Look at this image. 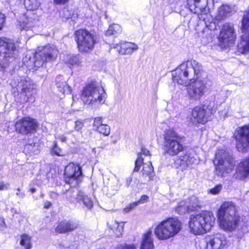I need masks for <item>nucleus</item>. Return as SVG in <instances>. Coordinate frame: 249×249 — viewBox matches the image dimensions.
Segmentation results:
<instances>
[{
    "instance_id": "1",
    "label": "nucleus",
    "mask_w": 249,
    "mask_h": 249,
    "mask_svg": "<svg viewBox=\"0 0 249 249\" xmlns=\"http://www.w3.org/2000/svg\"><path fill=\"white\" fill-rule=\"evenodd\" d=\"M203 75L205 72L202 65L192 59L182 63L172 72V79L178 84L187 85Z\"/></svg>"
},
{
    "instance_id": "2",
    "label": "nucleus",
    "mask_w": 249,
    "mask_h": 249,
    "mask_svg": "<svg viewBox=\"0 0 249 249\" xmlns=\"http://www.w3.org/2000/svg\"><path fill=\"white\" fill-rule=\"evenodd\" d=\"M106 95L104 88L93 82L83 88L81 91V98L84 104L91 108H96L105 103Z\"/></svg>"
},
{
    "instance_id": "3",
    "label": "nucleus",
    "mask_w": 249,
    "mask_h": 249,
    "mask_svg": "<svg viewBox=\"0 0 249 249\" xmlns=\"http://www.w3.org/2000/svg\"><path fill=\"white\" fill-rule=\"evenodd\" d=\"M182 137L173 129L166 130L163 134L162 150L165 155L173 157L184 150Z\"/></svg>"
},
{
    "instance_id": "4",
    "label": "nucleus",
    "mask_w": 249,
    "mask_h": 249,
    "mask_svg": "<svg viewBox=\"0 0 249 249\" xmlns=\"http://www.w3.org/2000/svg\"><path fill=\"white\" fill-rule=\"evenodd\" d=\"M181 229V223L178 219H167L155 228V233L160 239L164 240L177 234Z\"/></svg>"
},
{
    "instance_id": "5",
    "label": "nucleus",
    "mask_w": 249,
    "mask_h": 249,
    "mask_svg": "<svg viewBox=\"0 0 249 249\" xmlns=\"http://www.w3.org/2000/svg\"><path fill=\"white\" fill-rule=\"evenodd\" d=\"M214 4L213 0H187V5L189 10L194 13L199 15V18L205 22L206 26L213 19L212 16L206 13V7L210 9Z\"/></svg>"
},
{
    "instance_id": "6",
    "label": "nucleus",
    "mask_w": 249,
    "mask_h": 249,
    "mask_svg": "<svg viewBox=\"0 0 249 249\" xmlns=\"http://www.w3.org/2000/svg\"><path fill=\"white\" fill-rule=\"evenodd\" d=\"M213 163L215 165V174L219 177L224 176L229 173L235 165L232 157L224 150L217 151Z\"/></svg>"
},
{
    "instance_id": "7",
    "label": "nucleus",
    "mask_w": 249,
    "mask_h": 249,
    "mask_svg": "<svg viewBox=\"0 0 249 249\" xmlns=\"http://www.w3.org/2000/svg\"><path fill=\"white\" fill-rule=\"evenodd\" d=\"M58 51L54 46L48 45L42 48H39L38 52H36L34 58L29 57V63L27 65L30 66L33 63L35 67L39 68L43 66L45 62L53 60L57 55Z\"/></svg>"
},
{
    "instance_id": "8",
    "label": "nucleus",
    "mask_w": 249,
    "mask_h": 249,
    "mask_svg": "<svg viewBox=\"0 0 249 249\" xmlns=\"http://www.w3.org/2000/svg\"><path fill=\"white\" fill-rule=\"evenodd\" d=\"M18 48V41L7 37H0V55L3 57L4 63L14 60Z\"/></svg>"
},
{
    "instance_id": "9",
    "label": "nucleus",
    "mask_w": 249,
    "mask_h": 249,
    "mask_svg": "<svg viewBox=\"0 0 249 249\" xmlns=\"http://www.w3.org/2000/svg\"><path fill=\"white\" fill-rule=\"evenodd\" d=\"M75 36L80 52H88L93 48L96 40L90 32L86 30H79L75 31Z\"/></svg>"
},
{
    "instance_id": "10",
    "label": "nucleus",
    "mask_w": 249,
    "mask_h": 249,
    "mask_svg": "<svg viewBox=\"0 0 249 249\" xmlns=\"http://www.w3.org/2000/svg\"><path fill=\"white\" fill-rule=\"evenodd\" d=\"M215 219H190L189 231L195 235H202L210 231Z\"/></svg>"
},
{
    "instance_id": "11",
    "label": "nucleus",
    "mask_w": 249,
    "mask_h": 249,
    "mask_svg": "<svg viewBox=\"0 0 249 249\" xmlns=\"http://www.w3.org/2000/svg\"><path fill=\"white\" fill-rule=\"evenodd\" d=\"M15 82L12 84L13 87L17 88L18 92L20 91V96L24 102L29 101L33 95L34 84L33 81L28 77H19L16 79Z\"/></svg>"
},
{
    "instance_id": "12",
    "label": "nucleus",
    "mask_w": 249,
    "mask_h": 249,
    "mask_svg": "<svg viewBox=\"0 0 249 249\" xmlns=\"http://www.w3.org/2000/svg\"><path fill=\"white\" fill-rule=\"evenodd\" d=\"M243 34L237 44L238 51L242 53L249 52V11L244 14L241 28Z\"/></svg>"
},
{
    "instance_id": "13",
    "label": "nucleus",
    "mask_w": 249,
    "mask_h": 249,
    "mask_svg": "<svg viewBox=\"0 0 249 249\" xmlns=\"http://www.w3.org/2000/svg\"><path fill=\"white\" fill-rule=\"evenodd\" d=\"M206 74L200 76L194 81V84L190 85L188 88V94L190 99L199 100L204 95L206 90L207 79L204 77Z\"/></svg>"
},
{
    "instance_id": "14",
    "label": "nucleus",
    "mask_w": 249,
    "mask_h": 249,
    "mask_svg": "<svg viewBox=\"0 0 249 249\" xmlns=\"http://www.w3.org/2000/svg\"><path fill=\"white\" fill-rule=\"evenodd\" d=\"M237 141L236 148L240 152L249 150V124L238 127L234 134Z\"/></svg>"
},
{
    "instance_id": "15",
    "label": "nucleus",
    "mask_w": 249,
    "mask_h": 249,
    "mask_svg": "<svg viewBox=\"0 0 249 249\" xmlns=\"http://www.w3.org/2000/svg\"><path fill=\"white\" fill-rule=\"evenodd\" d=\"M65 176L66 183L71 186L77 185L82 176L81 166L78 164L69 163L65 167Z\"/></svg>"
},
{
    "instance_id": "16",
    "label": "nucleus",
    "mask_w": 249,
    "mask_h": 249,
    "mask_svg": "<svg viewBox=\"0 0 249 249\" xmlns=\"http://www.w3.org/2000/svg\"><path fill=\"white\" fill-rule=\"evenodd\" d=\"M38 127L36 121L28 117H23L15 124L16 131L23 135L36 131Z\"/></svg>"
},
{
    "instance_id": "17",
    "label": "nucleus",
    "mask_w": 249,
    "mask_h": 249,
    "mask_svg": "<svg viewBox=\"0 0 249 249\" xmlns=\"http://www.w3.org/2000/svg\"><path fill=\"white\" fill-rule=\"evenodd\" d=\"M218 38L221 45L224 47H230L233 44L236 38V34L233 25L228 23L224 24Z\"/></svg>"
},
{
    "instance_id": "18",
    "label": "nucleus",
    "mask_w": 249,
    "mask_h": 249,
    "mask_svg": "<svg viewBox=\"0 0 249 249\" xmlns=\"http://www.w3.org/2000/svg\"><path fill=\"white\" fill-rule=\"evenodd\" d=\"M211 114L210 110L206 106L196 107L192 112L190 121L194 124H205L208 121V117Z\"/></svg>"
},
{
    "instance_id": "19",
    "label": "nucleus",
    "mask_w": 249,
    "mask_h": 249,
    "mask_svg": "<svg viewBox=\"0 0 249 249\" xmlns=\"http://www.w3.org/2000/svg\"><path fill=\"white\" fill-rule=\"evenodd\" d=\"M200 208L199 202L196 196H191L185 201H180L176 209V212L180 214L186 213L197 211Z\"/></svg>"
},
{
    "instance_id": "20",
    "label": "nucleus",
    "mask_w": 249,
    "mask_h": 249,
    "mask_svg": "<svg viewBox=\"0 0 249 249\" xmlns=\"http://www.w3.org/2000/svg\"><path fill=\"white\" fill-rule=\"evenodd\" d=\"M236 207L231 201L224 202L218 210L217 218H230L235 216Z\"/></svg>"
},
{
    "instance_id": "21",
    "label": "nucleus",
    "mask_w": 249,
    "mask_h": 249,
    "mask_svg": "<svg viewBox=\"0 0 249 249\" xmlns=\"http://www.w3.org/2000/svg\"><path fill=\"white\" fill-rule=\"evenodd\" d=\"M227 241L225 237L220 234H216L207 243L206 249H227Z\"/></svg>"
},
{
    "instance_id": "22",
    "label": "nucleus",
    "mask_w": 249,
    "mask_h": 249,
    "mask_svg": "<svg viewBox=\"0 0 249 249\" xmlns=\"http://www.w3.org/2000/svg\"><path fill=\"white\" fill-rule=\"evenodd\" d=\"M114 48L122 55L131 54L138 49V46L136 44L123 41L114 44Z\"/></svg>"
},
{
    "instance_id": "23",
    "label": "nucleus",
    "mask_w": 249,
    "mask_h": 249,
    "mask_svg": "<svg viewBox=\"0 0 249 249\" xmlns=\"http://www.w3.org/2000/svg\"><path fill=\"white\" fill-rule=\"evenodd\" d=\"M103 122L102 117H95L94 119L93 124L94 130L104 136H108L110 133V126L106 124H103Z\"/></svg>"
},
{
    "instance_id": "24",
    "label": "nucleus",
    "mask_w": 249,
    "mask_h": 249,
    "mask_svg": "<svg viewBox=\"0 0 249 249\" xmlns=\"http://www.w3.org/2000/svg\"><path fill=\"white\" fill-rule=\"evenodd\" d=\"M196 159L191 153L187 152L184 155L180 156L176 160V163L183 170L190 167L196 162Z\"/></svg>"
},
{
    "instance_id": "25",
    "label": "nucleus",
    "mask_w": 249,
    "mask_h": 249,
    "mask_svg": "<svg viewBox=\"0 0 249 249\" xmlns=\"http://www.w3.org/2000/svg\"><path fill=\"white\" fill-rule=\"evenodd\" d=\"M77 227V224L64 219L58 222L55 228V231L58 233H64L72 231L76 229Z\"/></svg>"
},
{
    "instance_id": "26",
    "label": "nucleus",
    "mask_w": 249,
    "mask_h": 249,
    "mask_svg": "<svg viewBox=\"0 0 249 249\" xmlns=\"http://www.w3.org/2000/svg\"><path fill=\"white\" fill-rule=\"evenodd\" d=\"M249 174V158L244 160L236 168V178L240 179L246 178Z\"/></svg>"
},
{
    "instance_id": "27",
    "label": "nucleus",
    "mask_w": 249,
    "mask_h": 249,
    "mask_svg": "<svg viewBox=\"0 0 249 249\" xmlns=\"http://www.w3.org/2000/svg\"><path fill=\"white\" fill-rule=\"evenodd\" d=\"M108 227L113 231L116 236H120L123 231L124 222L120 219H109L107 222Z\"/></svg>"
},
{
    "instance_id": "28",
    "label": "nucleus",
    "mask_w": 249,
    "mask_h": 249,
    "mask_svg": "<svg viewBox=\"0 0 249 249\" xmlns=\"http://www.w3.org/2000/svg\"><path fill=\"white\" fill-rule=\"evenodd\" d=\"M220 228L224 231H231L237 227V219H218L217 221Z\"/></svg>"
},
{
    "instance_id": "29",
    "label": "nucleus",
    "mask_w": 249,
    "mask_h": 249,
    "mask_svg": "<svg viewBox=\"0 0 249 249\" xmlns=\"http://www.w3.org/2000/svg\"><path fill=\"white\" fill-rule=\"evenodd\" d=\"M141 249H154L151 231L149 230L143 234Z\"/></svg>"
},
{
    "instance_id": "30",
    "label": "nucleus",
    "mask_w": 249,
    "mask_h": 249,
    "mask_svg": "<svg viewBox=\"0 0 249 249\" xmlns=\"http://www.w3.org/2000/svg\"><path fill=\"white\" fill-rule=\"evenodd\" d=\"M231 12V8L227 5H222L218 10V13L215 17V20L220 21L225 19L230 15Z\"/></svg>"
},
{
    "instance_id": "31",
    "label": "nucleus",
    "mask_w": 249,
    "mask_h": 249,
    "mask_svg": "<svg viewBox=\"0 0 249 249\" xmlns=\"http://www.w3.org/2000/svg\"><path fill=\"white\" fill-rule=\"evenodd\" d=\"M20 3L23 4L27 10L34 11L38 9L40 2L38 0H19Z\"/></svg>"
},
{
    "instance_id": "32",
    "label": "nucleus",
    "mask_w": 249,
    "mask_h": 249,
    "mask_svg": "<svg viewBox=\"0 0 249 249\" xmlns=\"http://www.w3.org/2000/svg\"><path fill=\"white\" fill-rule=\"evenodd\" d=\"M36 21L31 18H26L20 22V28L21 30H32L35 25Z\"/></svg>"
},
{
    "instance_id": "33",
    "label": "nucleus",
    "mask_w": 249,
    "mask_h": 249,
    "mask_svg": "<svg viewBox=\"0 0 249 249\" xmlns=\"http://www.w3.org/2000/svg\"><path fill=\"white\" fill-rule=\"evenodd\" d=\"M147 156L149 155V151L145 148H142V153L138 154L137 159L135 161V167L134 171L138 172L140 169L142 163H143V158L142 155Z\"/></svg>"
},
{
    "instance_id": "34",
    "label": "nucleus",
    "mask_w": 249,
    "mask_h": 249,
    "mask_svg": "<svg viewBox=\"0 0 249 249\" xmlns=\"http://www.w3.org/2000/svg\"><path fill=\"white\" fill-rule=\"evenodd\" d=\"M77 199H80V201H82L84 205H85L87 208L90 209L93 206V202L90 198L87 196H85L82 192H80L77 195Z\"/></svg>"
},
{
    "instance_id": "35",
    "label": "nucleus",
    "mask_w": 249,
    "mask_h": 249,
    "mask_svg": "<svg viewBox=\"0 0 249 249\" xmlns=\"http://www.w3.org/2000/svg\"><path fill=\"white\" fill-rule=\"evenodd\" d=\"M122 29L121 26L117 24L110 25L106 32V36L116 35L121 33Z\"/></svg>"
},
{
    "instance_id": "36",
    "label": "nucleus",
    "mask_w": 249,
    "mask_h": 249,
    "mask_svg": "<svg viewBox=\"0 0 249 249\" xmlns=\"http://www.w3.org/2000/svg\"><path fill=\"white\" fill-rule=\"evenodd\" d=\"M20 244L25 249H31L32 248L31 237L27 234L22 235Z\"/></svg>"
},
{
    "instance_id": "37",
    "label": "nucleus",
    "mask_w": 249,
    "mask_h": 249,
    "mask_svg": "<svg viewBox=\"0 0 249 249\" xmlns=\"http://www.w3.org/2000/svg\"><path fill=\"white\" fill-rule=\"evenodd\" d=\"M56 86L58 90L60 92L63 94H69L71 93L70 87L65 82H57Z\"/></svg>"
},
{
    "instance_id": "38",
    "label": "nucleus",
    "mask_w": 249,
    "mask_h": 249,
    "mask_svg": "<svg viewBox=\"0 0 249 249\" xmlns=\"http://www.w3.org/2000/svg\"><path fill=\"white\" fill-rule=\"evenodd\" d=\"M51 153L52 155L57 156H64L65 155L62 149L57 145V142L55 141L53 142V146L51 149Z\"/></svg>"
},
{
    "instance_id": "39",
    "label": "nucleus",
    "mask_w": 249,
    "mask_h": 249,
    "mask_svg": "<svg viewBox=\"0 0 249 249\" xmlns=\"http://www.w3.org/2000/svg\"><path fill=\"white\" fill-rule=\"evenodd\" d=\"M143 165L142 173L143 175L146 176L150 175L153 171V167L152 165L151 162H149L148 163H142Z\"/></svg>"
},
{
    "instance_id": "40",
    "label": "nucleus",
    "mask_w": 249,
    "mask_h": 249,
    "mask_svg": "<svg viewBox=\"0 0 249 249\" xmlns=\"http://www.w3.org/2000/svg\"><path fill=\"white\" fill-rule=\"evenodd\" d=\"M80 192L78 193L71 191V190L67 192V198L72 203H75L76 202H80V199H77V195H78Z\"/></svg>"
},
{
    "instance_id": "41",
    "label": "nucleus",
    "mask_w": 249,
    "mask_h": 249,
    "mask_svg": "<svg viewBox=\"0 0 249 249\" xmlns=\"http://www.w3.org/2000/svg\"><path fill=\"white\" fill-rule=\"evenodd\" d=\"M66 63L71 65H74L77 64L79 62L78 57L77 56L68 55L64 60Z\"/></svg>"
},
{
    "instance_id": "42",
    "label": "nucleus",
    "mask_w": 249,
    "mask_h": 249,
    "mask_svg": "<svg viewBox=\"0 0 249 249\" xmlns=\"http://www.w3.org/2000/svg\"><path fill=\"white\" fill-rule=\"evenodd\" d=\"M63 19L67 20L72 17V13L68 9L64 8L60 13Z\"/></svg>"
},
{
    "instance_id": "43",
    "label": "nucleus",
    "mask_w": 249,
    "mask_h": 249,
    "mask_svg": "<svg viewBox=\"0 0 249 249\" xmlns=\"http://www.w3.org/2000/svg\"><path fill=\"white\" fill-rule=\"evenodd\" d=\"M60 246L65 249H77L78 243L77 242H72L70 245H65L64 243L60 244Z\"/></svg>"
},
{
    "instance_id": "44",
    "label": "nucleus",
    "mask_w": 249,
    "mask_h": 249,
    "mask_svg": "<svg viewBox=\"0 0 249 249\" xmlns=\"http://www.w3.org/2000/svg\"><path fill=\"white\" fill-rule=\"evenodd\" d=\"M222 186L220 184L217 185L214 188L211 189L209 192L213 195H217L220 193L222 190Z\"/></svg>"
},
{
    "instance_id": "45",
    "label": "nucleus",
    "mask_w": 249,
    "mask_h": 249,
    "mask_svg": "<svg viewBox=\"0 0 249 249\" xmlns=\"http://www.w3.org/2000/svg\"><path fill=\"white\" fill-rule=\"evenodd\" d=\"M137 206V204H136L135 202L130 203L123 209V212L124 213H129Z\"/></svg>"
},
{
    "instance_id": "46",
    "label": "nucleus",
    "mask_w": 249,
    "mask_h": 249,
    "mask_svg": "<svg viewBox=\"0 0 249 249\" xmlns=\"http://www.w3.org/2000/svg\"><path fill=\"white\" fill-rule=\"evenodd\" d=\"M148 196L146 195H142L141 198L137 201H136L135 203L138 206L139 204L144 203L145 202H147L148 201Z\"/></svg>"
},
{
    "instance_id": "47",
    "label": "nucleus",
    "mask_w": 249,
    "mask_h": 249,
    "mask_svg": "<svg viewBox=\"0 0 249 249\" xmlns=\"http://www.w3.org/2000/svg\"><path fill=\"white\" fill-rule=\"evenodd\" d=\"M213 213L210 211H204L200 214V218H211Z\"/></svg>"
},
{
    "instance_id": "48",
    "label": "nucleus",
    "mask_w": 249,
    "mask_h": 249,
    "mask_svg": "<svg viewBox=\"0 0 249 249\" xmlns=\"http://www.w3.org/2000/svg\"><path fill=\"white\" fill-rule=\"evenodd\" d=\"M83 126V122L82 120H78L75 122L74 129L76 131H79L82 129Z\"/></svg>"
},
{
    "instance_id": "49",
    "label": "nucleus",
    "mask_w": 249,
    "mask_h": 249,
    "mask_svg": "<svg viewBox=\"0 0 249 249\" xmlns=\"http://www.w3.org/2000/svg\"><path fill=\"white\" fill-rule=\"evenodd\" d=\"M10 184L4 181H0V191L7 190L9 189Z\"/></svg>"
},
{
    "instance_id": "50",
    "label": "nucleus",
    "mask_w": 249,
    "mask_h": 249,
    "mask_svg": "<svg viewBox=\"0 0 249 249\" xmlns=\"http://www.w3.org/2000/svg\"><path fill=\"white\" fill-rule=\"evenodd\" d=\"M117 249H136V247L133 245H121Z\"/></svg>"
},
{
    "instance_id": "51",
    "label": "nucleus",
    "mask_w": 249,
    "mask_h": 249,
    "mask_svg": "<svg viewBox=\"0 0 249 249\" xmlns=\"http://www.w3.org/2000/svg\"><path fill=\"white\" fill-rule=\"evenodd\" d=\"M5 17L4 14L0 12V30H1L5 23Z\"/></svg>"
},
{
    "instance_id": "52",
    "label": "nucleus",
    "mask_w": 249,
    "mask_h": 249,
    "mask_svg": "<svg viewBox=\"0 0 249 249\" xmlns=\"http://www.w3.org/2000/svg\"><path fill=\"white\" fill-rule=\"evenodd\" d=\"M6 228V225L4 219H0V231H3Z\"/></svg>"
},
{
    "instance_id": "53",
    "label": "nucleus",
    "mask_w": 249,
    "mask_h": 249,
    "mask_svg": "<svg viewBox=\"0 0 249 249\" xmlns=\"http://www.w3.org/2000/svg\"><path fill=\"white\" fill-rule=\"evenodd\" d=\"M70 0H53L54 3L56 4H64L68 2Z\"/></svg>"
},
{
    "instance_id": "54",
    "label": "nucleus",
    "mask_w": 249,
    "mask_h": 249,
    "mask_svg": "<svg viewBox=\"0 0 249 249\" xmlns=\"http://www.w3.org/2000/svg\"><path fill=\"white\" fill-rule=\"evenodd\" d=\"M57 138L62 142H65L67 140V138L63 135H59Z\"/></svg>"
},
{
    "instance_id": "55",
    "label": "nucleus",
    "mask_w": 249,
    "mask_h": 249,
    "mask_svg": "<svg viewBox=\"0 0 249 249\" xmlns=\"http://www.w3.org/2000/svg\"><path fill=\"white\" fill-rule=\"evenodd\" d=\"M51 205L52 203L50 201H46L44 203V207L46 209H48L51 207Z\"/></svg>"
},
{
    "instance_id": "56",
    "label": "nucleus",
    "mask_w": 249,
    "mask_h": 249,
    "mask_svg": "<svg viewBox=\"0 0 249 249\" xmlns=\"http://www.w3.org/2000/svg\"><path fill=\"white\" fill-rule=\"evenodd\" d=\"M131 181H132V178L128 177L126 178L125 184H126V185L127 186V187H128L129 186Z\"/></svg>"
},
{
    "instance_id": "57",
    "label": "nucleus",
    "mask_w": 249,
    "mask_h": 249,
    "mask_svg": "<svg viewBox=\"0 0 249 249\" xmlns=\"http://www.w3.org/2000/svg\"><path fill=\"white\" fill-rule=\"evenodd\" d=\"M18 192L17 193V195L19 197L21 198H23L25 196L24 194L23 193H20V189L19 188L18 189Z\"/></svg>"
},
{
    "instance_id": "58",
    "label": "nucleus",
    "mask_w": 249,
    "mask_h": 249,
    "mask_svg": "<svg viewBox=\"0 0 249 249\" xmlns=\"http://www.w3.org/2000/svg\"><path fill=\"white\" fill-rule=\"evenodd\" d=\"M30 191L32 193H34L35 192H36V189L35 188H32L30 189Z\"/></svg>"
},
{
    "instance_id": "59",
    "label": "nucleus",
    "mask_w": 249,
    "mask_h": 249,
    "mask_svg": "<svg viewBox=\"0 0 249 249\" xmlns=\"http://www.w3.org/2000/svg\"><path fill=\"white\" fill-rule=\"evenodd\" d=\"M26 59H27V56H26L25 58H24V59H23V62H24V63H25V61H26Z\"/></svg>"
},
{
    "instance_id": "60",
    "label": "nucleus",
    "mask_w": 249,
    "mask_h": 249,
    "mask_svg": "<svg viewBox=\"0 0 249 249\" xmlns=\"http://www.w3.org/2000/svg\"><path fill=\"white\" fill-rule=\"evenodd\" d=\"M53 195H55L56 194L54 192H52L51 194V196H52Z\"/></svg>"
},
{
    "instance_id": "61",
    "label": "nucleus",
    "mask_w": 249,
    "mask_h": 249,
    "mask_svg": "<svg viewBox=\"0 0 249 249\" xmlns=\"http://www.w3.org/2000/svg\"><path fill=\"white\" fill-rule=\"evenodd\" d=\"M60 78H61V76H59V77H58L57 78V80L58 79H60Z\"/></svg>"
}]
</instances>
